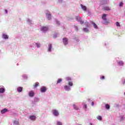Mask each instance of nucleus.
I'll use <instances>...</instances> for the list:
<instances>
[{
    "label": "nucleus",
    "mask_w": 125,
    "mask_h": 125,
    "mask_svg": "<svg viewBox=\"0 0 125 125\" xmlns=\"http://www.w3.org/2000/svg\"><path fill=\"white\" fill-rule=\"evenodd\" d=\"M68 38L64 37L62 39V42L64 45H67L68 44Z\"/></svg>",
    "instance_id": "1"
},
{
    "label": "nucleus",
    "mask_w": 125,
    "mask_h": 125,
    "mask_svg": "<svg viewBox=\"0 0 125 125\" xmlns=\"http://www.w3.org/2000/svg\"><path fill=\"white\" fill-rule=\"evenodd\" d=\"M41 31H42V32L48 31V27L47 26H42L41 28Z\"/></svg>",
    "instance_id": "2"
},
{
    "label": "nucleus",
    "mask_w": 125,
    "mask_h": 125,
    "mask_svg": "<svg viewBox=\"0 0 125 125\" xmlns=\"http://www.w3.org/2000/svg\"><path fill=\"white\" fill-rule=\"evenodd\" d=\"M103 10L105 11H110L111 10V8L108 6H104L103 8Z\"/></svg>",
    "instance_id": "3"
},
{
    "label": "nucleus",
    "mask_w": 125,
    "mask_h": 125,
    "mask_svg": "<svg viewBox=\"0 0 125 125\" xmlns=\"http://www.w3.org/2000/svg\"><path fill=\"white\" fill-rule=\"evenodd\" d=\"M53 114L56 117H57V116L59 115V112H58V111H57V110L55 109L53 110Z\"/></svg>",
    "instance_id": "4"
},
{
    "label": "nucleus",
    "mask_w": 125,
    "mask_h": 125,
    "mask_svg": "<svg viewBox=\"0 0 125 125\" xmlns=\"http://www.w3.org/2000/svg\"><path fill=\"white\" fill-rule=\"evenodd\" d=\"M46 87L43 86L41 88V92H45L46 91Z\"/></svg>",
    "instance_id": "5"
},
{
    "label": "nucleus",
    "mask_w": 125,
    "mask_h": 125,
    "mask_svg": "<svg viewBox=\"0 0 125 125\" xmlns=\"http://www.w3.org/2000/svg\"><path fill=\"white\" fill-rule=\"evenodd\" d=\"M29 95L31 97H33V96H34V95H35V93H34V91H30L29 92Z\"/></svg>",
    "instance_id": "6"
},
{
    "label": "nucleus",
    "mask_w": 125,
    "mask_h": 125,
    "mask_svg": "<svg viewBox=\"0 0 125 125\" xmlns=\"http://www.w3.org/2000/svg\"><path fill=\"white\" fill-rule=\"evenodd\" d=\"M8 112V110L6 108H4L3 110H1V114H4L6 112Z\"/></svg>",
    "instance_id": "7"
},
{
    "label": "nucleus",
    "mask_w": 125,
    "mask_h": 125,
    "mask_svg": "<svg viewBox=\"0 0 125 125\" xmlns=\"http://www.w3.org/2000/svg\"><path fill=\"white\" fill-rule=\"evenodd\" d=\"M77 21H78V22H80V24H83V23H84L83 21L82 20V19H81L80 17H79V18L77 19Z\"/></svg>",
    "instance_id": "8"
},
{
    "label": "nucleus",
    "mask_w": 125,
    "mask_h": 125,
    "mask_svg": "<svg viewBox=\"0 0 125 125\" xmlns=\"http://www.w3.org/2000/svg\"><path fill=\"white\" fill-rule=\"evenodd\" d=\"M51 49H52V45L51 44H49L48 50L50 52L51 51Z\"/></svg>",
    "instance_id": "9"
},
{
    "label": "nucleus",
    "mask_w": 125,
    "mask_h": 125,
    "mask_svg": "<svg viewBox=\"0 0 125 125\" xmlns=\"http://www.w3.org/2000/svg\"><path fill=\"white\" fill-rule=\"evenodd\" d=\"M64 89H65L67 91H69V90H70V89H71V88H70V86H69L68 85H65L64 86Z\"/></svg>",
    "instance_id": "10"
},
{
    "label": "nucleus",
    "mask_w": 125,
    "mask_h": 125,
    "mask_svg": "<svg viewBox=\"0 0 125 125\" xmlns=\"http://www.w3.org/2000/svg\"><path fill=\"white\" fill-rule=\"evenodd\" d=\"M29 119L32 121H35V120H36V116H35V115H31L29 117Z\"/></svg>",
    "instance_id": "11"
},
{
    "label": "nucleus",
    "mask_w": 125,
    "mask_h": 125,
    "mask_svg": "<svg viewBox=\"0 0 125 125\" xmlns=\"http://www.w3.org/2000/svg\"><path fill=\"white\" fill-rule=\"evenodd\" d=\"M17 90H18V92H21V91H22V90H23V87H19L17 88Z\"/></svg>",
    "instance_id": "12"
},
{
    "label": "nucleus",
    "mask_w": 125,
    "mask_h": 125,
    "mask_svg": "<svg viewBox=\"0 0 125 125\" xmlns=\"http://www.w3.org/2000/svg\"><path fill=\"white\" fill-rule=\"evenodd\" d=\"M81 7L84 11H86V6H83V4H81Z\"/></svg>",
    "instance_id": "13"
},
{
    "label": "nucleus",
    "mask_w": 125,
    "mask_h": 125,
    "mask_svg": "<svg viewBox=\"0 0 125 125\" xmlns=\"http://www.w3.org/2000/svg\"><path fill=\"white\" fill-rule=\"evenodd\" d=\"M2 38H3V39H5V40H6V39H8V36H7V35H6V34H3Z\"/></svg>",
    "instance_id": "14"
},
{
    "label": "nucleus",
    "mask_w": 125,
    "mask_h": 125,
    "mask_svg": "<svg viewBox=\"0 0 125 125\" xmlns=\"http://www.w3.org/2000/svg\"><path fill=\"white\" fill-rule=\"evenodd\" d=\"M48 20H50L51 19V15L50 14H46Z\"/></svg>",
    "instance_id": "15"
},
{
    "label": "nucleus",
    "mask_w": 125,
    "mask_h": 125,
    "mask_svg": "<svg viewBox=\"0 0 125 125\" xmlns=\"http://www.w3.org/2000/svg\"><path fill=\"white\" fill-rule=\"evenodd\" d=\"M92 24L93 25L95 29H97L98 28V26H97V24H95V23L92 22Z\"/></svg>",
    "instance_id": "16"
},
{
    "label": "nucleus",
    "mask_w": 125,
    "mask_h": 125,
    "mask_svg": "<svg viewBox=\"0 0 125 125\" xmlns=\"http://www.w3.org/2000/svg\"><path fill=\"white\" fill-rule=\"evenodd\" d=\"M39 84H40V83L39 82H36L33 85L34 87H38L39 86Z\"/></svg>",
    "instance_id": "17"
},
{
    "label": "nucleus",
    "mask_w": 125,
    "mask_h": 125,
    "mask_svg": "<svg viewBox=\"0 0 125 125\" xmlns=\"http://www.w3.org/2000/svg\"><path fill=\"white\" fill-rule=\"evenodd\" d=\"M5 91V90L3 88H0V93H3Z\"/></svg>",
    "instance_id": "18"
},
{
    "label": "nucleus",
    "mask_w": 125,
    "mask_h": 125,
    "mask_svg": "<svg viewBox=\"0 0 125 125\" xmlns=\"http://www.w3.org/2000/svg\"><path fill=\"white\" fill-rule=\"evenodd\" d=\"M106 15L105 14H104L103 16H102V19H103V20H104V21H106V20H107V19L106 18H105V17H106Z\"/></svg>",
    "instance_id": "19"
},
{
    "label": "nucleus",
    "mask_w": 125,
    "mask_h": 125,
    "mask_svg": "<svg viewBox=\"0 0 125 125\" xmlns=\"http://www.w3.org/2000/svg\"><path fill=\"white\" fill-rule=\"evenodd\" d=\"M118 64L119 66H123L124 65V62H123V61H120L118 62Z\"/></svg>",
    "instance_id": "20"
},
{
    "label": "nucleus",
    "mask_w": 125,
    "mask_h": 125,
    "mask_svg": "<svg viewBox=\"0 0 125 125\" xmlns=\"http://www.w3.org/2000/svg\"><path fill=\"white\" fill-rule=\"evenodd\" d=\"M68 85L70 86H73V82H72V81L68 82Z\"/></svg>",
    "instance_id": "21"
},
{
    "label": "nucleus",
    "mask_w": 125,
    "mask_h": 125,
    "mask_svg": "<svg viewBox=\"0 0 125 125\" xmlns=\"http://www.w3.org/2000/svg\"><path fill=\"white\" fill-rule=\"evenodd\" d=\"M105 108L107 110H109L110 109V105L108 104H105Z\"/></svg>",
    "instance_id": "22"
},
{
    "label": "nucleus",
    "mask_w": 125,
    "mask_h": 125,
    "mask_svg": "<svg viewBox=\"0 0 125 125\" xmlns=\"http://www.w3.org/2000/svg\"><path fill=\"white\" fill-rule=\"evenodd\" d=\"M14 124H15V125H19V122L17 120H15L14 121Z\"/></svg>",
    "instance_id": "23"
},
{
    "label": "nucleus",
    "mask_w": 125,
    "mask_h": 125,
    "mask_svg": "<svg viewBox=\"0 0 125 125\" xmlns=\"http://www.w3.org/2000/svg\"><path fill=\"white\" fill-rule=\"evenodd\" d=\"M83 31L86 33H87V32H88V29L87 28H84L83 29Z\"/></svg>",
    "instance_id": "24"
},
{
    "label": "nucleus",
    "mask_w": 125,
    "mask_h": 125,
    "mask_svg": "<svg viewBox=\"0 0 125 125\" xmlns=\"http://www.w3.org/2000/svg\"><path fill=\"white\" fill-rule=\"evenodd\" d=\"M66 81H67V82H71V81H72V79H71L70 77H67Z\"/></svg>",
    "instance_id": "25"
},
{
    "label": "nucleus",
    "mask_w": 125,
    "mask_h": 125,
    "mask_svg": "<svg viewBox=\"0 0 125 125\" xmlns=\"http://www.w3.org/2000/svg\"><path fill=\"white\" fill-rule=\"evenodd\" d=\"M62 82V79H59L58 80V81L57 82V83H60Z\"/></svg>",
    "instance_id": "26"
},
{
    "label": "nucleus",
    "mask_w": 125,
    "mask_h": 125,
    "mask_svg": "<svg viewBox=\"0 0 125 125\" xmlns=\"http://www.w3.org/2000/svg\"><path fill=\"white\" fill-rule=\"evenodd\" d=\"M116 24L117 27H121V24H120L119 22L117 21Z\"/></svg>",
    "instance_id": "27"
},
{
    "label": "nucleus",
    "mask_w": 125,
    "mask_h": 125,
    "mask_svg": "<svg viewBox=\"0 0 125 125\" xmlns=\"http://www.w3.org/2000/svg\"><path fill=\"white\" fill-rule=\"evenodd\" d=\"M97 119L99 121H101V120H102V117L100 116H99L97 117Z\"/></svg>",
    "instance_id": "28"
},
{
    "label": "nucleus",
    "mask_w": 125,
    "mask_h": 125,
    "mask_svg": "<svg viewBox=\"0 0 125 125\" xmlns=\"http://www.w3.org/2000/svg\"><path fill=\"white\" fill-rule=\"evenodd\" d=\"M73 107L75 110H79V108L76 105L74 104Z\"/></svg>",
    "instance_id": "29"
},
{
    "label": "nucleus",
    "mask_w": 125,
    "mask_h": 125,
    "mask_svg": "<svg viewBox=\"0 0 125 125\" xmlns=\"http://www.w3.org/2000/svg\"><path fill=\"white\" fill-rule=\"evenodd\" d=\"M36 45H37V47H38V48L41 47V44H39L38 43H36Z\"/></svg>",
    "instance_id": "30"
},
{
    "label": "nucleus",
    "mask_w": 125,
    "mask_h": 125,
    "mask_svg": "<svg viewBox=\"0 0 125 125\" xmlns=\"http://www.w3.org/2000/svg\"><path fill=\"white\" fill-rule=\"evenodd\" d=\"M57 125H62V123L59 122V121H58L57 122Z\"/></svg>",
    "instance_id": "31"
},
{
    "label": "nucleus",
    "mask_w": 125,
    "mask_h": 125,
    "mask_svg": "<svg viewBox=\"0 0 125 125\" xmlns=\"http://www.w3.org/2000/svg\"><path fill=\"white\" fill-rule=\"evenodd\" d=\"M119 5L120 6H123V5H124V3H123V2H120Z\"/></svg>",
    "instance_id": "32"
},
{
    "label": "nucleus",
    "mask_w": 125,
    "mask_h": 125,
    "mask_svg": "<svg viewBox=\"0 0 125 125\" xmlns=\"http://www.w3.org/2000/svg\"><path fill=\"white\" fill-rule=\"evenodd\" d=\"M104 79H105V77L104 76H102L101 80H104Z\"/></svg>",
    "instance_id": "33"
},
{
    "label": "nucleus",
    "mask_w": 125,
    "mask_h": 125,
    "mask_svg": "<svg viewBox=\"0 0 125 125\" xmlns=\"http://www.w3.org/2000/svg\"><path fill=\"white\" fill-rule=\"evenodd\" d=\"M86 108H87V105H86V104H84V105H83V108H84V109H86Z\"/></svg>",
    "instance_id": "34"
},
{
    "label": "nucleus",
    "mask_w": 125,
    "mask_h": 125,
    "mask_svg": "<svg viewBox=\"0 0 125 125\" xmlns=\"http://www.w3.org/2000/svg\"><path fill=\"white\" fill-rule=\"evenodd\" d=\"M57 24L58 25H60V22L59 21H57Z\"/></svg>",
    "instance_id": "35"
},
{
    "label": "nucleus",
    "mask_w": 125,
    "mask_h": 125,
    "mask_svg": "<svg viewBox=\"0 0 125 125\" xmlns=\"http://www.w3.org/2000/svg\"><path fill=\"white\" fill-rule=\"evenodd\" d=\"M91 105H92V106H94V103H93V102H92Z\"/></svg>",
    "instance_id": "36"
},
{
    "label": "nucleus",
    "mask_w": 125,
    "mask_h": 125,
    "mask_svg": "<svg viewBox=\"0 0 125 125\" xmlns=\"http://www.w3.org/2000/svg\"><path fill=\"white\" fill-rule=\"evenodd\" d=\"M6 13H7V10H5Z\"/></svg>",
    "instance_id": "37"
},
{
    "label": "nucleus",
    "mask_w": 125,
    "mask_h": 125,
    "mask_svg": "<svg viewBox=\"0 0 125 125\" xmlns=\"http://www.w3.org/2000/svg\"><path fill=\"white\" fill-rule=\"evenodd\" d=\"M125 81H124V82L123 83L124 84H125Z\"/></svg>",
    "instance_id": "38"
}]
</instances>
